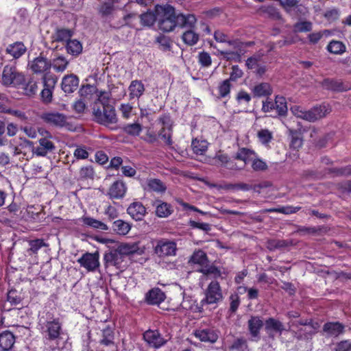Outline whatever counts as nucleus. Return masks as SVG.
Here are the masks:
<instances>
[{"instance_id":"f257e3e1","label":"nucleus","mask_w":351,"mask_h":351,"mask_svg":"<svg viewBox=\"0 0 351 351\" xmlns=\"http://www.w3.org/2000/svg\"><path fill=\"white\" fill-rule=\"evenodd\" d=\"M80 94L90 95V99L94 101L93 114L97 123L108 126L117 122L115 110L109 104L111 98L110 89H80Z\"/></svg>"},{"instance_id":"f03ea898","label":"nucleus","mask_w":351,"mask_h":351,"mask_svg":"<svg viewBox=\"0 0 351 351\" xmlns=\"http://www.w3.org/2000/svg\"><path fill=\"white\" fill-rule=\"evenodd\" d=\"M155 12L158 16V27L164 32H172L176 27L191 28L197 21L194 14L177 12L169 4L156 5Z\"/></svg>"},{"instance_id":"7ed1b4c3","label":"nucleus","mask_w":351,"mask_h":351,"mask_svg":"<svg viewBox=\"0 0 351 351\" xmlns=\"http://www.w3.org/2000/svg\"><path fill=\"white\" fill-rule=\"evenodd\" d=\"M1 83L5 86L37 87L36 82L32 77L19 71L13 64H7L3 67L1 72Z\"/></svg>"},{"instance_id":"20e7f679","label":"nucleus","mask_w":351,"mask_h":351,"mask_svg":"<svg viewBox=\"0 0 351 351\" xmlns=\"http://www.w3.org/2000/svg\"><path fill=\"white\" fill-rule=\"evenodd\" d=\"M291 110L295 117L310 122H314L326 117L331 112L332 109L328 104H323L307 111L300 106H293L291 108Z\"/></svg>"},{"instance_id":"39448f33","label":"nucleus","mask_w":351,"mask_h":351,"mask_svg":"<svg viewBox=\"0 0 351 351\" xmlns=\"http://www.w3.org/2000/svg\"><path fill=\"white\" fill-rule=\"evenodd\" d=\"M47 319L45 322L40 319V326L42 332L45 335L47 339L52 341L56 340L58 343L60 339V331L62 330V323L58 318L52 319L50 313L47 314Z\"/></svg>"},{"instance_id":"423d86ee","label":"nucleus","mask_w":351,"mask_h":351,"mask_svg":"<svg viewBox=\"0 0 351 351\" xmlns=\"http://www.w3.org/2000/svg\"><path fill=\"white\" fill-rule=\"evenodd\" d=\"M204 297L200 301L202 306L217 305L223 299L222 289L217 280L211 281L204 290Z\"/></svg>"},{"instance_id":"0eeeda50","label":"nucleus","mask_w":351,"mask_h":351,"mask_svg":"<svg viewBox=\"0 0 351 351\" xmlns=\"http://www.w3.org/2000/svg\"><path fill=\"white\" fill-rule=\"evenodd\" d=\"M176 250V243L167 239L159 240L154 249L155 253L160 257L175 256Z\"/></svg>"},{"instance_id":"6e6552de","label":"nucleus","mask_w":351,"mask_h":351,"mask_svg":"<svg viewBox=\"0 0 351 351\" xmlns=\"http://www.w3.org/2000/svg\"><path fill=\"white\" fill-rule=\"evenodd\" d=\"M159 121L162 123V128L159 132L158 136L164 141L166 145L171 146L173 144L171 120L169 116L163 115L159 119Z\"/></svg>"},{"instance_id":"1a4fd4ad","label":"nucleus","mask_w":351,"mask_h":351,"mask_svg":"<svg viewBox=\"0 0 351 351\" xmlns=\"http://www.w3.org/2000/svg\"><path fill=\"white\" fill-rule=\"evenodd\" d=\"M77 262L88 271H94L99 266V254L97 253H85L77 260Z\"/></svg>"},{"instance_id":"9d476101","label":"nucleus","mask_w":351,"mask_h":351,"mask_svg":"<svg viewBox=\"0 0 351 351\" xmlns=\"http://www.w3.org/2000/svg\"><path fill=\"white\" fill-rule=\"evenodd\" d=\"M194 336L203 342L215 343L218 339L217 332L212 328H198L194 330Z\"/></svg>"},{"instance_id":"9b49d317","label":"nucleus","mask_w":351,"mask_h":351,"mask_svg":"<svg viewBox=\"0 0 351 351\" xmlns=\"http://www.w3.org/2000/svg\"><path fill=\"white\" fill-rule=\"evenodd\" d=\"M145 341L154 348H158L166 343V340L158 330H148L143 334Z\"/></svg>"},{"instance_id":"f8f14e48","label":"nucleus","mask_w":351,"mask_h":351,"mask_svg":"<svg viewBox=\"0 0 351 351\" xmlns=\"http://www.w3.org/2000/svg\"><path fill=\"white\" fill-rule=\"evenodd\" d=\"M40 118L46 123L56 126L62 127L66 123V117L64 114L59 112H45Z\"/></svg>"},{"instance_id":"ddd939ff","label":"nucleus","mask_w":351,"mask_h":351,"mask_svg":"<svg viewBox=\"0 0 351 351\" xmlns=\"http://www.w3.org/2000/svg\"><path fill=\"white\" fill-rule=\"evenodd\" d=\"M29 65L34 73H38L49 69L51 66V62L40 54L38 57L34 58Z\"/></svg>"},{"instance_id":"4468645a","label":"nucleus","mask_w":351,"mask_h":351,"mask_svg":"<svg viewBox=\"0 0 351 351\" xmlns=\"http://www.w3.org/2000/svg\"><path fill=\"white\" fill-rule=\"evenodd\" d=\"M39 146L34 147L32 152L38 156H45L49 152L55 149L54 144L47 138L39 139Z\"/></svg>"},{"instance_id":"2eb2a0df","label":"nucleus","mask_w":351,"mask_h":351,"mask_svg":"<svg viewBox=\"0 0 351 351\" xmlns=\"http://www.w3.org/2000/svg\"><path fill=\"white\" fill-rule=\"evenodd\" d=\"M124 256L116 249L107 253L104 256V261L107 266H114L117 269L121 267Z\"/></svg>"},{"instance_id":"dca6fc26","label":"nucleus","mask_w":351,"mask_h":351,"mask_svg":"<svg viewBox=\"0 0 351 351\" xmlns=\"http://www.w3.org/2000/svg\"><path fill=\"white\" fill-rule=\"evenodd\" d=\"M127 213L136 221L141 220L146 213L145 206L141 202H133L127 209Z\"/></svg>"},{"instance_id":"f3484780","label":"nucleus","mask_w":351,"mask_h":351,"mask_svg":"<svg viewBox=\"0 0 351 351\" xmlns=\"http://www.w3.org/2000/svg\"><path fill=\"white\" fill-rule=\"evenodd\" d=\"M27 51V48L23 42H15L8 45L5 49L7 54L10 55L14 59L21 57Z\"/></svg>"},{"instance_id":"a211bd4d","label":"nucleus","mask_w":351,"mask_h":351,"mask_svg":"<svg viewBox=\"0 0 351 351\" xmlns=\"http://www.w3.org/2000/svg\"><path fill=\"white\" fill-rule=\"evenodd\" d=\"M126 186L121 181L114 182L109 189L108 195L112 199H120L124 196Z\"/></svg>"},{"instance_id":"6ab92c4d","label":"nucleus","mask_w":351,"mask_h":351,"mask_svg":"<svg viewBox=\"0 0 351 351\" xmlns=\"http://www.w3.org/2000/svg\"><path fill=\"white\" fill-rule=\"evenodd\" d=\"M72 30L66 28H58L51 35L52 44L57 42L67 43L73 36Z\"/></svg>"},{"instance_id":"aec40b11","label":"nucleus","mask_w":351,"mask_h":351,"mask_svg":"<svg viewBox=\"0 0 351 351\" xmlns=\"http://www.w3.org/2000/svg\"><path fill=\"white\" fill-rule=\"evenodd\" d=\"M15 342L14 335L10 331L5 330L0 334V348L3 351L10 350Z\"/></svg>"},{"instance_id":"412c9836","label":"nucleus","mask_w":351,"mask_h":351,"mask_svg":"<svg viewBox=\"0 0 351 351\" xmlns=\"http://www.w3.org/2000/svg\"><path fill=\"white\" fill-rule=\"evenodd\" d=\"M165 295L160 289L155 288L150 290L146 295V300L149 304H158L163 302Z\"/></svg>"},{"instance_id":"4be33fe9","label":"nucleus","mask_w":351,"mask_h":351,"mask_svg":"<svg viewBox=\"0 0 351 351\" xmlns=\"http://www.w3.org/2000/svg\"><path fill=\"white\" fill-rule=\"evenodd\" d=\"M215 165L217 166H223L229 169H241L242 167H238L236 165L230 160L228 155L222 154L221 152L218 153L215 158Z\"/></svg>"},{"instance_id":"5701e85b","label":"nucleus","mask_w":351,"mask_h":351,"mask_svg":"<svg viewBox=\"0 0 351 351\" xmlns=\"http://www.w3.org/2000/svg\"><path fill=\"white\" fill-rule=\"evenodd\" d=\"M323 329L328 336L337 337L343 333L344 326L339 322H328L324 325Z\"/></svg>"},{"instance_id":"b1692460","label":"nucleus","mask_w":351,"mask_h":351,"mask_svg":"<svg viewBox=\"0 0 351 351\" xmlns=\"http://www.w3.org/2000/svg\"><path fill=\"white\" fill-rule=\"evenodd\" d=\"M256 153L247 148H241L236 153L234 158L243 162V166L249 164L252 160L253 158L255 157Z\"/></svg>"},{"instance_id":"393cba45","label":"nucleus","mask_w":351,"mask_h":351,"mask_svg":"<svg viewBox=\"0 0 351 351\" xmlns=\"http://www.w3.org/2000/svg\"><path fill=\"white\" fill-rule=\"evenodd\" d=\"M29 243V248L26 251L25 256H34V258L36 259V254L38 252V250L45 246H47V245L44 242L43 239H35V240H30L28 242Z\"/></svg>"},{"instance_id":"a878e982","label":"nucleus","mask_w":351,"mask_h":351,"mask_svg":"<svg viewBox=\"0 0 351 351\" xmlns=\"http://www.w3.org/2000/svg\"><path fill=\"white\" fill-rule=\"evenodd\" d=\"M208 262L206 253L202 250H197L191 256L189 263L198 265L201 268Z\"/></svg>"},{"instance_id":"bb28decb","label":"nucleus","mask_w":351,"mask_h":351,"mask_svg":"<svg viewBox=\"0 0 351 351\" xmlns=\"http://www.w3.org/2000/svg\"><path fill=\"white\" fill-rule=\"evenodd\" d=\"M81 221L86 226L93 228L99 229L101 230H108V227L106 223H103L101 221L95 219L94 218L90 217L83 216L81 218Z\"/></svg>"},{"instance_id":"cd10ccee","label":"nucleus","mask_w":351,"mask_h":351,"mask_svg":"<svg viewBox=\"0 0 351 351\" xmlns=\"http://www.w3.org/2000/svg\"><path fill=\"white\" fill-rule=\"evenodd\" d=\"M113 230L119 235H126L131 230L132 226L128 222L121 219L114 221Z\"/></svg>"},{"instance_id":"c85d7f7f","label":"nucleus","mask_w":351,"mask_h":351,"mask_svg":"<svg viewBox=\"0 0 351 351\" xmlns=\"http://www.w3.org/2000/svg\"><path fill=\"white\" fill-rule=\"evenodd\" d=\"M263 325V321L258 317H252L248 321V327L250 334L254 337H257L259 330Z\"/></svg>"},{"instance_id":"c756f323","label":"nucleus","mask_w":351,"mask_h":351,"mask_svg":"<svg viewBox=\"0 0 351 351\" xmlns=\"http://www.w3.org/2000/svg\"><path fill=\"white\" fill-rule=\"evenodd\" d=\"M180 305L182 308L191 310L195 313H202L204 311L201 302L195 304V302L190 298H184Z\"/></svg>"},{"instance_id":"7c9ffc66","label":"nucleus","mask_w":351,"mask_h":351,"mask_svg":"<svg viewBox=\"0 0 351 351\" xmlns=\"http://www.w3.org/2000/svg\"><path fill=\"white\" fill-rule=\"evenodd\" d=\"M66 49L69 54L77 56L82 51V45L76 39H70L66 43Z\"/></svg>"},{"instance_id":"2f4dec72","label":"nucleus","mask_w":351,"mask_h":351,"mask_svg":"<svg viewBox=\"0 0 351 351\" xmlns=\"http://www.w3.org/2000/svg\"><path fill=\"white\" fill-rule=\"evenodd\" d=\"M208 145V142L205 140L195 138L192 141L191 147L195 154L203 155L207 150Z\"/></svg>"},{"instance_id":"473e14b6","label":"nucleus","mask_w":351,"mask_h":351,"mask_svg":"<svg viewBox=\"0 0 351 351\" xmlns=\"http://www.w3.org/2000/svg\"><path fill=\"white\" fill-rule=\"evenodd\" d=\"M138 249V244L136 243H121L117 248V250L124 256L135 253Z\"/></svg>"},{"instance_id":"72a5a7b5","label":"nucleus","mask_w":351,"mask_h":351,"mask_svg":"<svg viewBox=\"0 0 351 351\" xmlns=\"http://www.w3.org/2000/svg\"><path fill=\"white\" fill-rule=\"evenodd\" d=\"M141 23L143 26L150 27L154 25L156 21H158L156 12H147L139 16Z\"/></svg>"},{"instance_id":"f704fd0d","label":"nucleus","mask_w":351,"mask_h":351,"mask_svg":"<svg viewBox=\"0 0 351 351\" xmlns=\"http://www.w3.org/2000/svg\"><path fill=\"white\" fill-rule=\"evenodd\" d=\"M346 45L341 41L332 40L327 46L328 51L334 54H342L346 51Z\"/></svg>"},{"instance_id":"c9c22d12","label":"nucleus","mask_w":351,"mask_h":351,"mask_svg":"<svg viewBox=\"0 0 351 351\" xmlns=\"http://www.w3.org/2000/svg\"><path fill=\"white\" fill-rule=\"evenodd\" d=\"M23 295L16 289H10L7 294V301L12 305H18L21 303Z\"/></svg>"},{"instance_id":"e433bc0d","label":"nucleus","mask_w":351,"mask_h":351,"mask_svg":"<svg viewBox=\"0 0 351 351\" xmlns=\"http://www.w3.org/2000/svg\"><path fill=\"white\" fill-rule=\"evenodd\" d=\"M280 5L289 15L293 14L294 8H303L302 4H299V0H284L280 1Z\"/></svg>"},{"instance_id":"4c0bfd02","label":"nucleus","mask_w":351,"mask_h":351,"mask_svg":"<svg viewBox=\"0 0 351 351\" xmlns=\"http://www.w3.org/2000/svg\"><path fill=\"white\" fill-rule=\"evenodd\" d=\"M265 329L268 332L274 331L281 333L284 330V326L280 321L269 318L265 322Z\"/></svg>"},{"instance_id":"58836bf2","label":"nucleus","mask_w":351,"mask_h":351,"mask_svg":"<svg viewBox=\"0 0 351 351\" xmlns=\"http://www.w3.org/2000/svg\"><path fill=\"white\" fill-rule=\"evenodd\" d=\"M182 38L185 44L193 46L198 42L199 35L192 29H189L183 33Z\"/></svg>"},{"instance_id":"ea45409f","label":"nucleus","mask_w":351,"mask_h":351,"mask_svg":"<svg viewBox=\"0 0 351 351\" xmlns=\"http://www.w3.org/2000/svg\"><path fill=\"white\" fill-rule=\"evenodd\" d=\"M114 10V6L112 3L104 2L97 8L98 14L102 19H106L112 13Z\"/></svg>"},{"instance_id":"a19ab883","label":"nucleus","mask_w":351,"mask_h":351,"mask_svg":"<svg viewBox=\"0 0 351 351\" xmlns=\"http://www.w3.org/2000/svg\"><path fill=\"white\" fill-rule=\"evenodd\" d=\"M149 189L156 193H164L166 191V186L158 179H150L147 181Z\"/></svg>"},{"instance_id":"79ce46f5","label":"nucleus","mask_w":351,"mask_h":351,"mask_svg":"<svg viewBox=\"0 0 351 351\" xmlns=\"http://www.w3.org/2000/svg\"><path fill=\"white\" fill-rule=\"evenodd\" d=\"M250 163L252 169L255 171H264L268 168L266 162L260 158L256 154Z\"/></svg>"},{"instance_id":"37998d69","label":"nucleus","mask_w":351,"mask_h":351,"mask_svg":"<svg viewBox=\"0 0 351 351\" xmlns=\"http://www.w3.org/2000/svg\"><path fill=\"white\" fill-rule=\"evenodd\" d=\"M206 276H212L217 278L221 276V271L214 265H208V263L198 270Z\"/></svg>"},{"instance_id":"c03bdc74","label":"nucleus","mask_w":351,"mask_h":351,"mask_svg":"<svg viewBox=\"0 0 351 351\" xmlns=\"http://www.w3.org/2000/svg\"><path fill=\"white\" fill-rule=\"evenodd\" d=\"M79 85V79L74 75L71 74L65 76L62 81V88H73Z\"/></svg>"},{"instance_id":"a18cd8bd","label":"nucleus","mask_w":351,"mask_h":351,"mask_svg":"<svg viewBox=\"0 0 351 351\" xmlns=\"http://www.w3.org/2000/svg\"><path fill=\"white\" fill-rule=\"evenodd\" d=\"M156 43H158L160 48L163 51H170L171 48V40L169 37L165 35H160L156 38Z\"/></svg>"},{"instance_id":"49530a36","label":"nucleus","mask_w":351,"mask_h":351,"mask_svg":"<svg viewBox=\"0 0 351 351\" xmlns=\"http://www.w3.org/2000/svg\"><path fill=\"white\" fill-rule=\"evenodd\" d=\"M68 64V61L65 58L59 56L53 59L51 66L58 71H63Z\"/></svg>"},{"instance_id":"de8ad7c7","label":"nucleus","mask_w":351,"mask_h":351,"mask_svg":"<svg viewBox=\"0 0 351 351\" xmlns=\"http://www.w3.org/2000/svg\"><path fill=\"white\" fill-rule=\"evenodd\" d=\"M274 106L279 114H284L287 111L285 98L283 97L277 96L275 99Z\"/></svg>"},{"instance_id":"09e8293b","label":"nucleus","mask_w":351,"mask_h":351,"mask_svg":"<svg viewBox=\"0 0 351 351\" xmlns=\"http://www.w3.org/2000/svg\"><path fill=\"white\" fill-rule=\"evenodd\" d=\"M42 82L44 88H55L57 83V77L54 75L46 73L42 77Z\"/></svg>"},{"instance_id":"8fccbe9b","label":"nucleus","mask_w":351,"mask_h":351,"mask_svg":"<svg viewBox=\"0 0 351 351\" xmlns=\"http://www.w3.org/2000/svg\"><path fill=\"white\" fill-rule=\"evenodd\" d=\"M170 208V206L167 203H160L156 206V215L160 217H166L171 214Z\"/></svg>"},{"instance_id":"3c124183","label":"nucleus","mask_w":351,"mask_h":351,"mask_svg":"<svg viewBox=\"0 0 351 351\" xmlns=\"http://www.w3.org/2000/svg\"><path fill=\"white\" fill-rule=\"evenodd\" d=\"M300 208H301L299 206H282V207L278 208L269 209V211L289 215V214L295 213L296 212L300 210Z\"/></svg>"},{"instance_id":"603ef678","label":"nucleus","mask_w":351,"mask_h":351,"mask_svg":"<svg viewBox=\"0 0 351 351\" xmlns=\"http://www.w3.org/2000/svg\"><path fill=\"white\" fill-rule=\"evenodd\" d=\"M113 332L112 330L107 328L102 331V339H101V343L105 346H109L113 343Z\"/></svg>"},{"instance_id":"864d4df0","label":"nucleus","mask_w":351,"mask_h":351,"mask_svg":"<svg viewBox=\"0 0 351 351\" xmlns=\"http://www.w3.org/2000/svg\"><path fill=\"white\" fill-rule=\"evenodd\" d=\"M142 130V127L139 123L128 124L124 127V131L130 135L137 136Z\"/></svg>"},{"instance_id":"5fc2aeb1","label":"nucleus","mask_w":351,"mask_h":351,"mask_svg":"<svg viewBox=\"0 0 351 351\" xmlns=\"http://www.w3.org/2000/svg\"><path fill=\"white\" fill-rule=\"evenodd\" d=\"M94 170L91 166L82 167L80 170V177L81 179H93Z\"/></svg>"},{"instance_id":"6e6d98bb","label":"nucleus","mask_w":351,"mask_h":351,"mask_svg":"<svg viewBox=\"0 0 351 351\" xmlns=\"http://www.w3.org/2000/svg\"><path fill=\"white\" fill-rule=\"evenodd\" d=\"M265 14H267L270 18L275 20H282V15L280 14L278 10L274 6H267L265 8L263 11Z\"/></svg>"},{"instance_id":"4d7b16f0","label":"nucleus","mask_w":351,"mask_h":351,"mask_svg":"<svg viewBox=\"0 0 351 351\" xmlns=\"http://www.w3.org/2000/svg\"><path fill=\"white\" fill-rule=\"evenodd\" d=\"M295 32H307L312 29V23L309 21H302L295 23L294 25Z\"/></svg>"},{"instance_id":"13d9d810","label":"nucleus","mask_w":351,"mask_h":351,"mask_svg":"<svg viewBox=\"0 0 351 351\" xmlns=\"http://www.w3.org/2000/svg\"><path fill=\"white\" fill-rule=\"evenodd\" d=\"M198 61L199 64L204 67L209 66L212 62L210 54L205 51H202L199 53Z\"/></svg>"},{"instance_id":"bf43d9fd","label":"nucleus","mask_w":351,"mask_h":351,"mask_svg":"<svg viewBox=\"0 0 351 351\" xmlns=\"http://www.w3.org/2000/svg\"><path fill=\"white\" fill-rule=\"evenodd\" d=\"M302 145V140L296 132H291L290 147L294 149H299Z\"/></svg>"},{"instance_id":"052dcab7","label":"nucleus","mask_w":351,"mask_h":351,"mask_svg":"<svg viewBox=\"0 0 351 351\" xmlns=\"http://www.w3.org/2000/svg\"><path fill=\"white\" fill-rule=\"evenodd\" d=\"M258 136L263 144L269 143L272 138L271 133L268 130H261L258 132Z\"/></svg>"},{"instance_id":"680f3d73","label":"nucleus","mask_w":351,"mask_h":351,"mask_svg":"<svg viewBox=\"0 0 351 351\" xmlns=\"http://www.w3.org/2000/svg\"><path fill=\"white\" fill-rule=\"evenodd\" d=\"M351 349V341L343 340L339 342L335 348V351H349Z\"/></svg>"},{"instance_id":"e2e57ef3","label":"nucleus","mask_w":351,"mask_h":351,"mask_svg":"<svg viewBox=\"0 0 351 351\" xmlns=\"http://www.w3.org/2000/svg\"><path fill=\"white\" fill-rule=\"evenodd\" d=\"M243 75V71L239 69V66L234 65L232 67V71L230 75V80L232 82H235L237 79L241 77Z\"/></svg>"},{"instance_id":"0e129e2a","label":"nucleus","mask_w":351,"mask_h":351,"mask_svg":"<svg viewBox=\"0 0 351 351\" xmlns=\"http://www.w3.org/2000/svg\"><path fill=\"white\" fill-rule=\"evenodd\" d=\"M232 348L238 351H247V346L245 340L239 339L232 344Z\"/></svg>"},{"instance_id":"69168bd1","label":"nucleus","mask_w":351,"mask_h":351,"mask_svg":"<svg viewBox=\"0 0 351 351\" xmlns=\"http://www.w3.org/2000/svg\"><path fill=\"white\" fill-rule=\"evenodd\" d=\"M330 172L335 176H349L351 175V166H348L340 169H332Z\"/></svg>"},{"instance_id":"338daca9","label":"nucleus","mask_w":351,"mask_h":351,"mask_svg":"<svg viewBox=\"0 0 351 351\" xmlns=\"http://www.w3.org/2000/svg\"><path fill=\"white\" fill-rule=\"evenodd\" d=\"M226 189H232L234 191H249L251 189V186L245 183H239L236 184H230L226 186Z\"/></svg>"},{"instance_id":"774afa93","label":"nucleus","mask_w":351,"mask_h":351,"mask_svg":"<svg viewBox=\"0 0 351 351\" xmlns=\"http://www.w3.org/2000/svg\"><path fill=\"white\" fill-rule=\"evenodd\" d=\"M230 311H231L232 313H234L239 304H240V300L237 295H232L230 297Z\"/></svg>"}]
</instances>
